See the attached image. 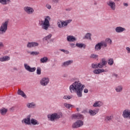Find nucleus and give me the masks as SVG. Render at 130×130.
I'll return each instance as SVG.
<instances>
[{
  "instance_id": "9",
  "label": "nucleus",
  "mask_w": 130,
  "mask_h": 130,
  "mask_svg": "<svg viewBox=\"0 0 130 130\" xmlns=\"http://www.w3.org/2000/svg\"><path fill=\"white\" fill-rule=\"evenodd\" d=\"M107 64V61L105 58H102L100 63H98L99 69H103V67L106 66Z\"/></svg>"
},
{
  "instance_id": "27",
  "label": "nucleus",
  "mask_w": 130,
  "mask_h": 130,
  "mask_svg": "<svg viewBox=\"0 0 130 130\" xmlns=\"http://www.w3.org/2000/svg\"><path fill=\"white\" fill-rule=\"evenodd\" d=\"M26 106L28 107V108H34V107L36 106V104H35L34 103H28L26 105Z\"/></svg>"
},
{
  "instance_id": "17",
  "label": "nucleus",
  "mask_w": 130,
  "mask_h": 130,
  "mask_svg": "<svg viewBox=\"0 0 130 130\" xmlns=\"http://www.w3.org/2000/svg\"><path fill=\"white\" fill-rule=\"evenodd\" d=\"M72 117L75 119H84V115L81 114L73 115Z\"/></svg>"
},
{
  "instance_id": "25",
  "label": "nucleus",
  "mask_w": 130,
  "mask_h": 130,
  "mask_svg": "<svg viewBox=\"0 0 130 130\" xmlns=\"http://www.w3.org/2000/svg\"><path fill=\"white\" fill-rule=\"evenodd\" d=\"M8 60H10V57L9 56H5L0 57V61H8Z\"/></svg>"
},
{
  "instance_id": "3",
  "label": "nucleus",
  "mask_w": 130,
  "mask_h": 130,
  "mask_svg": "<svg viewBox=\"0 0 130 130\" xmlns=\"http://www.w3.org/2000/svg\"><path fill=\"white\" fill-rule=\"evenodd\" d=\"M9 24V21H6L2 23L0 26V35H4L7 32L8 30V25Z\"/></svg>"
},
{
  "instance_id": "16",
  "label": "nucleus",
  "mask_w": 130,
  "mask_h": 130,
  "mask_svg": "<svg viewBox=\"0 0 130 130\" xmlns=\"http://www.w3.org/2000/svg\"><path fill=\"white\" fill-rule=\"evenodd\" d=\"M107 5L109 6V7H110L111 9H112L113 11L115 10V3L110 0L107 2Z\"/></svg>"
},
{
  "instance_id": "54",
  "label": "nucleus",
  "mask_w": 130,
  "mask_h": 130,
  "mask_svg": "<svg viewBox=\"0 0 130 130\" xmlns=\"http://www.w3.org/2000/svg\"><path fill=\"white\" fill-rule=\"evenodd\" d=\"M59 0H54V2L55 3H58V1H59Z\"/></svg>"
},
{
  "instance_id": "24",
  "label": "nucleus",
  "mask_w": 130,
  "mask_h": 130,
  "mask_svg": "<svg viewBox=\"0 0 130 130\" xmlns=\"http://www.w3.org/2000/svg\"><path fill=\"white\" fill-rule=\"evenodd\" d=\"M76 46H77V47H78L79 48H83L84 49L86 48L85 44L83 43H77L76 44Z\"/></svg>"
},
{
  "instance_id": "8",
  "label": "nucleus",
  "mask_w": 130,
  "mask_h": 130,
  "mask_svg": "<svg viewBox=\"0 0 130 130\" xmlns=\"http://www.w3.org/2000/svg\"><path fill=\"white\" fill-rule=\"evenodd\" d=\"M24 67L25 70L27 71V72H29V73H34V72L36 71V68H31V67L27 64L24 63Z\"/></svg>"
},
{
  "instance_id": "30",
  "label": "nucleus",
  "mask_w": 130,
  "mask_h": 130,
  "mask_svg": "<svg viewBox=\"0 0 130 130\" xmlns=\"http://www.w3.org/2000/svg\"><path fill=\"white\" fill-rule=\"evenodd\" d=\"M91 36H92V35L90 33H87L85 35V36L83 38V39H88L89 40H92V39L91 38Z\"/></svg>"
},
{
  "instance_id": "33",
  "label": "nucleus",
  "mask_w": 130,
  "mask_h": 130,
  "mask_svg": "<svg viewBox=\"0 0 130 130\" xmlns=\"http://www.w3.org/2000/svg\"><path fill=\"white\" fill-rule=\"evenodd\" d=\"M107 62H108L109 66H113V63H114V61L113 60V58H110L108 60V61Z\"/></svg>"
},
{
  "instance_id": "21",
  "label": "nucleus",
  "mask_w": 130,
  "mask_h": 130,
  "mask_svg": "<svg viewBox=\"0 0 130 130\" xmlns=\"http://www.w3.org/2000/svg\"><path fill=\"white\" fill-rule=\"evenodd\" d=\"M99 112V110H89L88 111V113H89L90 115L91 116H94V115H96V114L98 113Z\"/></svg>"
},
{
  "instance_id": "37",
  "label": "nucleus",
  "mask_w": 130,
  "mask_h": 130,
  "mask_svg": "<svg viewBox=\"0 0 130 130\" xmlns=\"http://www.w3.org/2000/svg\"><path fill=\"white\" fill-rule=\"evenodd\" d=\"M37 74L38 75H41V68L40 67H37Z\"/></svg>"
},
{
  "instance_id": "4",
  "label": "nucleus",
  "mask_w": 130,
  "mask_h": 130,
  "mask_svg": "<svg viewBox=\"0 0 130 130\" xmlns=\"http://www.w3.org/2000/svg\"><path fill=\"white\" fill-rule=\"evenodd\" d=\"M47 117L49 120L51 121H54L55 119H59L60 118V115L57 114L56 113H53L52 114H48Z\"/></svg>"
},
{
  "instance_id": "26",
  "label": "nucleus",
  "mask_w": 130,
  "mask_h": 130,
  "mask_svg": "<svg viewBox=\"0 0 130 130\" xmlns=\"http://www.w3.org/2000/svg\"><path fill=\"white\" fill-rule=\"evenodd\" d=\"M10 3H11V0H0V4L3 5H9Z\"/></svg>"
},
{
  "instance_id": "23",
  "label": "nucleus",
  "mask_w": 130,
  "mask_h": 130,
  "mask_svg": "<svg viewBox=\"0 0 130 130\" xmlns=\"http://www.w3.org/2000/svg\"><path fill=\"white\" fill-rule=\"evenodd\" d=\"M123 89V87H122V85H118L115 88V91L117 93H120V92H122V90Z\"/></svg>"
},
{
  "instance_id": "31",
  "label": "nucleus",
  "mask_w": 130,
  "mask_h": 130,
  "mask_svg": "<svg viewBox=\"0 0 130 130\" xmlns=\"http://www.w3.org/2000/svg\"><path fill=\"white\" fill-rule=\"evenodd\" d=\"M112 118H113V117L111 116H108L105 118V121L106 122H109V121H111V120H112Z\"/></svg>"
},
{
  "instance_id": "5",
  "label": "nucleus",
  "mask_w": 130,
  "mask_h": 130,
  "mask_svg": "<svg viewBox=\"0 0 130 130\" xmlns=\"http://www.w3.org/2000/svg\"><path fill=\"white\" fill-rule=\"evenodd\" d=\"M49 82H50V80L49 79V78L48 77H43L41 79V80L40 81V84L41 85V86H43L44 87H45L49 84Z\"/></svg>"
},
{
  "instance_id": "42",
  "label": "nucleus",
  "mask_w": 130,
  "mask_h": 130,
  "mask_svg": "<svg viewBox=\"0 0 130 130\" xmlns=\"http://www.w3.org/2000/svg\"><path fill=\"white\" fill-rule=\"evenodd\" d=\"M61 51H62V52H64V53H66V54H68V53H70V52L69 51H66L64 49H61Z\"/></svg>"
},
{
  "instance_id": "20",
  "label": "nucleus",
  "mask_w": 130,
  "mask_h": 130,
  "mask_svg": "<svg viewBox=\"0 0 130 130\" xmlns=\"http://www.w3.org/2000/svg\"><path fill=\"white\" fill-rule=\"evenodd\" d=\"M105 72H106V71L104 69H95L93 71V73L96 75H99V74H101L102 73H104Z\"/></svg>"
},
{
  "instance_id": "10",
  "label": "nucleus",
  "mask_w": 130,
  "mask_h": 130,
  "mask_svg": "<svg viewBox=\"0 0 130 130\" xmlns=\"http://www.w3.org/2000/svg\"><path fill=\"white\" fill-rule=\"evenodd\" d=\"M103 44L104 45V47H106L107 46V44L109 45H111L112 43V40L110 38H107L105 41H102Z\"/></svg>"
},
{
  "instance_id": "43",
  "label": "nucleus",
  "mask_w": 130,
  "mask_h": 130,
  "mask_svg": "<svg viewBox=\"0 0 130 130\" xmlns=\"http://www.w3.org/2000/svg\"><path fill=\"white\" fill-rule=\"evenodd\" d=\"M93 107H98V106H99V105H98V102H95L93 105Z\"/></svg>"
},
{
  "instance_id": "55",
  "label": "nucleus",
  "mask_w": 130,
  "mask_h": 130,
  "mask_svg": "<svg viewBox=\"0 0 130 130\" xmlns=\"http://www.w3.org/2000/svg\"><path fill=\"white\" fill-rule=\"evenodd\" d=\"M113 76H114V77H117L118 75H117V74H114Z\"/></svg>"
},
{
  "instance_id": "47",
  "label": "nucleus",
  "mask_w": 130,
  "mask_h": 130,
  "mask_svg": "<svg viewBox=\"0 0 130 130\" xmlns=\"http://www.w3.org/2000/svg\"><path fill=\"white\" fill-rule=\"evenodd\" d=\"M70 45H71V47H72V48H73L74 47H76V46H75V44H74V43L70 44Z\"/></svg>"
},
{
  "instance_id": "48",
  "label": "nucleus",
  "mask_w": 130,
  "mask_h": 130,
  "mask_svg": "<svg viewBox=\"0 0 130 130\" xmlns=\"http://www.w3.org/2000/svg\"><path fill=\"white\" fill-rule=\"evenodd\" d=\"M88 92H89V90H88V89H84V93H88Z\"/></svg>"
},
{
  "instance_id": "22",
  "label": "nucleus",
  "mask_w": 130,
  "mask_h": 130,
  "mask_svg": "<svg viewBox=\"0 0 130 130\" xmlns=\"http://www.w3.org/2000/svg\"><path fill=\"white\" fill-rule=\"evenodd\" d=\"M17 93L18 95H20V96H22V97H23V98H27V95H26V94H25V92L21 90V89H18L17 91Z\"/></svg>"
},
{
  "instance_id": "1",
  "label": "nucleus",
  "mask_w": 130,
  "mask_h": 130,
  "mask_svg": "<svg viewBox=\"0 0 130 130\" xmlns=\"http://www.w3.org/2000/svg\"><path fill=\"white\" fill-rule=\"evenodd\" d=\"M85 88V85L82 84L79 81H75L71 85H70L69 89L71 93L75 92L77 97L81 98L83 97V90Z\"/></svg>"
},
{
  "instance_id": "6",
  "label": "nucleus",
  "mask_w": 130,
  "mask_h": 130,
  "mask_svg": "<svg viewBox=\"0 0 130 130\" xmlns=\"http://www.w3.org/2000/svg\"><path fill=\"white\" fill-rule=\"evenodd\" d=\"M82 125H84V122L81 120H78L72 125V127L73 128H78Z\"/></svg>"
},
{
  "instance_id": "34",
  "label": "nucleus",
  "mask_w": 130,
  "mask_h": 130,
  "mask_svg": "<svg viewBox=\"0 0 130 130\" xmlns=\"http://www.w3.org/2000/svg\"><path fill=\"white\" fill-rule=\"evenodd\" d=\"M64 106H65L66 108H68V109H70V108H73V107H74V106L72 105L69 104L67 103H64Z\"/></svg>"
},
{
  "instance_id": "51",
  "label": "nucleus",
  "mask_w": 130,
  "mask_h": 130,
  "mask_svg": "<svg viewBox=\"0 0 130 130\" xmlns=\"http://www.w3.org/2000/svg\"><path fill=\"white\" fill-rule=\"evenodd\" d=\"M123 6H124V7H128V4H127V3H123Z\"/></svg>"
},
{
  "instance_id": "38",
  "label": "nucleus",
  "mask_w": 130,
  "mask_h": 130,
  "mask_svg": "<svg viewBox=\"0 0 130 130\" xmlns=\"http://www.w3.org/2000/svg\"><path fill=\"white\" fill-rule=\"evenodd\" d=\"M97 58H98V55L97 54H91L90 55V58H94L95 59Z\"/></svg>"
},
{
  "instance_id": "35",
  "label": "nucleus",
  "mask_w": 130,
  "mask_h": 130,
  "mask_svg": "<svg viewBox=\"0 0 130 130\" xmlns=\"http://www.w3.org/2000/svg\"><path fill=\"white\" fill-rule=\"evenodd\" d=\"M57 25L59 28H62L63 27V22L61 21H57Z\"/></svg>"
},
{
  "instance_id": "14",
  "label": "nucleus",
  "mask_w": 130,
  "mask_h": 130,
  "mask_svg": "<svg viewBox=\"0 0 130 130\" xmlns=\"http://www.w3.org/2000/svg\"><path fill=\"white\" fill-rule=\"evenodd\" d=\"M30 117H31V115H28L27 116L26 118H24L22 120V123L24 122V123H25L26 124H28V125L31 124V122H30V121H31Z\"/></svg>"
},
{
  "instance_id": "13",
  "label": "nucleus",
  "mask_w": 130,
  "mask_h": 130,
  "mask_svg": "<svg viewBox=\"0 0 130 130\" xmlns=\"http://www.w3.org/2000/svg\"><path fill=\"white\" fill-rule=\"evenodd\" d=\"M122 116L124 118H130V111L126 109L123 111Z\"/></svg>"
},
{
  "instance_id": "46",
  "label": "nucleus",
  "mask_w": 130,
  "mask_h": 130,
  "mask_svg": "<svg viewBox=\"0 0 130 130\" xmlns=\"http://www.w3.org/2000/svg\"><path fill=\"white\" fill-rule=\"evenodd\" d=\"M63 26H67V25H68V23L66 21H63Z\"/></svg>"
},
{
  "instance_id": "11",
  "label": "nucleus",
  "mask_w": 130,
  "mask_h": 130,
  "mask_svg": "<svg viewBox=\"0 0 130 130\" xmlns=\"http://www.w3.org/2000/svg\"><path fill=\"white\" fill-rule=\"evenodd\" d=\"M102 47L103 48H104V45H103V43H102V41H101L95 45L94 49L96 51L101 50Z\"/></svg>"
},
{
  "instance_id": "56",
  "label": "nucleus",
  "mask_w": 130,
  "mask_h": 130,
  "mask_svg": "<svg viewBox=\"0 0 130 130\" xmlns=\"http://www.w3.org/2000/svg\"><path fill=\"white\" fill-rule=\"evenodd\" d=\"M77 111H79V108H77Z\"/></svg>"
},
{
  "instance_id": "45",
  "label": "nucleus",
  "mask_w": 130,
  "mask_h": 130,
  "mask_svg": "<svg viewBox=\"0 0 130 130\" xmlns=\"http://www.w3.org/2000/svg\"><path fill=\"white\" fill-rule=\"evenodd\" d=\"M46 8H47V9H51V6L49 5H46Z\"/></svg>"
},
{
  "instance_id": "49",
  "label": "nucleus",
  "mask_w": 130,
  "mask_h": 130,
  "mask_svg": "<svg viewBox=\"0 0 130 130\" xmlns=\"http://www.w3.org/2000/svg\"><path fill=\"white\" fill-rule=\"evenodd\" d=\"M1 47H4V43L3 42H0V48Z\"/></svg>"
},
{
  "instance_id": "39",
  "label": "nucleus",
  "mask_w": 130,
  "mask_h": 130,
  "mask_svg": "<svg viewBox=\"0 0 130 130\" xmlns=\"http://www.w3.org/2000/svg\"><path fill=\"white\" fill-rule=\"evenodd\" d=\"M63 99H66V100H70V99H72V97H71V95H64L63 96Z\"/></svg>"
},
{
  "instance_id": "50",
  "label": "nucleus",
  "mask_w": 130,
  "mask_h": 130,
  "mask_svg": "<svg viewBox=\"0 0 130 130\" xmlns=\"http://www.w3.org/2000/svg\"><path fill=\"white\" fill-rule=\"evenodd\" d=\"M126 50L128 51V53L130 52V48L129 47H127L126 48Z\"/></svg>"
},
{
  "instance_id": "40",
  "label": "nucleus",
  "mask_w": 130,
  "mask_h": 130,
  "mask_svg": "<svg viewBox=\"0 0 130 130\" xmlns=\"http://www.w3.org/2000/svg\"><path fill=\"white\" fill-rule=\"evenodd\" d=\"M30 54L31 55H38V54H39V52H37V51H32V52H30Z\"/></svg>"
},
{
  "instance_id": "19",
  "label": "nucleus",
  "mask_w": 130,
  "mask_h": 130,
  "mask_svg": "<svg viewBox=\"0 0 130 130\" xmlns=\"http://www.w3.org/2000/svg\"><path fill=\"white\" fill-rule=\"evenodd\" d=\"M67 39L68 42H74V41H76V40H77V39L73 36H68Z\"/></svg>"
},
{
  "instance_id": "32",
  "label": "nucleus",
  "mask_w": 130,
  "mask_h": 130,
  "mask_svg": "<svg viewBox=\"0 0 130 130\" xmlns=\"http://www.w3.org/2000/svg\"><path fill=\"white\" fill-rule=\"evenodd\" d=\"M40 60L42 63H45V62H47L48 61V58L47 57H44L41 58Z\"/></svg>"
},
{
  "instance_id": "7",
  "label": "nucleus",
  "mask_w": 130,
  "mask_h": 130,
  "mask_svg": "<svg viewBox=\"0 0 130 130\" xmlns=\"http://www.w3.org/2000/svg\"><path fill=\"white\" fill-rule=\"evenodd\" d=\"M23 10L28 15H32L34 13V9L32 7L26 6L24 7Z\"/></svg>"
},
{
  "instance_id": "41",
  "label": "nucleus",
  "mask_w": 130,
  "mask_h": 130,
  "mask_svg": "<svg viewBox=\"0 0 130 130\" xmlns=\"http://www.w3.org/2000/svg\"><path fill=\"white\" fill-rule=\"evenodd\" d=\"M91 68L92 69H98V68H99V67H98V64L92 63V64H91Z\"/></svg>"
},
{
  "instance_id": "15",
  "label": "nucleus",
  "mask_w": 130,
  "mask_h": 130,
  "mask_svg": "<svg viewBox=\"0 0 130 130\" xmlns=\"http://www.w3.org/2000/svg\"><path fill=\"white\" fill-rule=\"evenodd\" d=\"M73 62H74V61H73V60H69L68 61H66L62 64L61 67L62 68H67V67H69V66H71V64H72Z\"/></svg>"
},
{
  "instance_id": "12",
  "label": "nucleus",
  "mask_w": 130,
  "mask_h": 130,
  "mask_svg": "<svg viewBox=\"0 0 130 130\" xmlns=\"http://www.w3.org/2000/svg\"><path fill=\"white\" fill-rule=\"evenodd\" d=\"M39 45V44L37 42H28L27 44V47L28 48H31V47H37Z\"/></svg>"
},
{
  "instance_id": "57",
  "label": "nucleus",
  "mask_w": 130,
  "mask_h": 130,
  "mask_svg": "<svg viewBox=\"0 0 130 130\" xmlns=\"http://www.w3.org/2000/svg\"><path fill=\"white\" fill-rule=\"evenodd\" d=\"M82 113H84V111H83V112H82Z\"/></svg>"
},
{
  "instance_id": "29",
  "label": "nucleus",
  "mask_w": 130,
  "mask_h": 130,
  "mask_svg": "<svg viewBox=\"0 0 130 130\" xmlns=\"http://www.w3.org/2000/svg\"><path fill=\"white\" fill-rule=\"evenodd\" d=\"M30 123H31V124H33V125H36V124H39V122H38V121H37V120L32 118L30 120Z\"/></svg>"
},
{
  "instance_id": "28",
  "label": "nucleus",
  "mask_w": 130,
  "mask_h": 130,
  "mask_svg": "<svg viewBox=\"0 0 130 130\" xmlns=\"http://www.w3.org/2000/svg\"><path fill=\"white\" fill-rule=\"evenodd\" d=\"M7 112H8V109L5 108H3L0 110V113L2 114V115H5Z\"/></svg>"
},
{
  "instance_id": "2",
  "label": "nucleus",
  "mask_w": 130,
  "mask_h": 130,
  "mask_svg": "<svg viewBox=\"0 0 130 130\" xmlns=\"http://www.w3.org/2000/svg\"><path fill=\"white\" fill-rule=\"evenodd\" d=\"M49 21H50V17L49 16H46L44 21H39V24L41 26L42 29H43V30H48V28L50 26Z\"/></svg>"
},
{
  "instance_id": "53",
  "label": "nucleus",
  "mask_w": 130,
  "mask_h": 130,
  "mask_svg": "<svg viewBox=\"0 0 130 130\" xmlns=\"http://www.w3.org/2000/svg\"><path fill=\"white\" fill-rule=\"evenodd\" d=\"M10 110H12L13 111H14V110H15V109L14 108V107H12V108L10 109Z\"/></svg>"
},
{
  "instance_id": "36",
  "label": "nucleus",
  "mask_w": 130,
  "mask_h": 130,
  "mask_svg": "<svg viewBox=\"0 0 130 130\" xmlns=\"http://www.w3.org/2000/svg\"><path fill=\"white\" fill-rule=\"evenodd\" d=\"M52 37V35L49 34L48 36L44 37L43 38V40H46V41H47V40L50 39Z\"/></svg>"
},
{
  "instance_id": "52",
  "label": "nucleus",
  "mask_w": 130,
  "mask_h": 130,
  "mask_svg": "<svg viewBox=\"0 0 130 130\" xmlns=\"http://www.w3.org/2000/svg\"><path fill=\"white\" fill-rule=\"evenodd\" d=\"M100 102H98V105H99V106H98V107H100V106H101V105L100 104Z\"/></svg>"
},
{
  "instance_id": "18",
  "label": "nucleus",
  "mask_w": 130,
  "mask_h": 130,
  "mask_svg": "<svg viewBox=\"0 0 130 130\" xmlns=\"http://www.w3.org/2000/svg\"><path fill=\"white\" fill-rule=\"evenodd\" d=\"M115 31L117 33H122L123 31H125V28L121 26H117L115 28Z\"/></svg>"
},
{
  "instance_id": "44",
  "label": "nucleus",
  "mask_w": 130,
  "mask_h": 130,
  "mask_svg": "<svg viewBox=\"0 0 130 130\" xmlns=\"http://www.w3.org/2000/svg\"><path fill=\"white\" fill-rule=\"evenodd\" d=\"M72 19H69V20H66L67 24H70V23H71V22H72Z\"/></svg>"
}]
</instances>
